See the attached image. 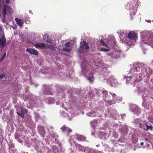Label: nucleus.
<instances>
[{
	"mask_svg": "<svg viewBox=\"0 0 153 153\" xmlns=\"http://www.w3.org/2000/svg\"><path fill=\"white\" fill-rule=\"evenodd\" d=\"M113 136L115 138H117L118 136V135L117 133L114 132L113 133Z\"/></svg>",
	"mask_w": 153,
	"mask_h": 153,
	"instance_id": "nucleus-26",
	"label": "nucleus"
},
{
	"mask_svg": "<svg viewBox=\"0 0 153 153\" xmlns=\"http://www.w3.org/2000/svg\"><path fill=\"white\" fill-rule=\"evenodd\" d=\"M6 40L4 37H1L0 39V45L1 46L2 48H3L5 46Z\"/></svg>",
	"mask_w": 153,
	"mask_h": 153,
	"instance_id": "nucleus-7",
	"label": "nucleus"
},
{
	"mask_svg": "<svg viewBox=\"0 0 153 153\" xmlns=\"http://www.w3.org/2000/svg\"><path fill=\"white\" fill-rule=\"evenodd\" d=\"M87 114L89 116L92 117L94 115V111H92L90 113H87Z\"/></svg>",
	"mask_w": 153,
	"mask_h": 153,
	"instance_id": "nucleus-14",
	"label": "nucleus"
},
{
	"mask_svg": "<svg viewBox=\"0 0 153 153\" xmlns=\"http://www.w3.org/2000/svg\"><path fill=\"white\" fill-rule=\"evenodd\" d=\"M80 48L82 49H89V47L88 43L85 41H83L80 43Z\"/></svg>",
	"mask_w": 153,
	"mask_h": 153,
	"instance_id": "nucleus-4",
	"label": "nucleus"
},
{
	"mask_svg": "<svg viewBox=\"0 0 153 153\" xmlns=\"http://www.w3.org/2000/svg\"><path fill=\"white\" fill-rule=\"evenodd\" d=\"M120 129L121 133L123 134L127 133L128 131V128L126 126H123Z\"/></svg>",
	"mask_w": 153,
	"mask_h": 153,
	"instance_id": "nucleus-8",
	"label": "nucleus"
},
{
	"mask_svg": "<svg viewBox=\"0 0 153 153\" xmlns=\"http://www.w3.org/2000/svg\"><path fill=\"white\" fill-rule=\"evenodd\" d=\"M76 146L77 149L79 150H81L82 149V147L79 144H75Z\"/></svg>",
	"mask_w": 153,
	"mask_h": 153,
	"instance_id": "nucleus-13",
	"label": "nucleus"
},
{
	"mask_svg": "<svg viewBox=\"0 0 153 153\" xmlns=\"http://www.w3.org/2000/svg\"><path fill=\"white\" fill-rule=\"evenodd\" d=\"M1 8V0H0V8Z\"/></svg>",
	"mask_w": 153,
	"mask_h": 153,
	"instance_id": "nucleus-35",
	"label": "nucleus"
},
{
	"mask_svg": "<svg viewBox=\"0 0 153 153\" xmlns=\"http://www.w3.org/2000/svg\"><path fill=\"white\" fill-rule=\"evenodd\" d=\"M142 39L145 43L148 44L153 47V36H150L149 33H148L147 36L143 37Z\"/></svg>",
	"mask_w": 153,
	"mask_h": 153,
	"instance_id": "nucleus-1",
	"label": "nucleus"
},
{
	"mask_svg": "<svg viewBox=\"0 0 153 153\" xmlns=\"http://www.w3.org/2000/svg\"><path fill=\"white\" fill-rule=\"evenodd\" d=\"M111 94H112L113 97H115L116 96V94H115L114 93L112 94L111 93Z\"/></svg>",
	"mask_w": 153,
	"mask_h": 153,
	"instance_id": "nucleus-28",
	"label": "nucleus"
},
{
	"mask_svg": "<svg viewBox=\"0 0 153 153\" xmlns=\"http://www.w3.org/2000/svg\"><path fill=\"white\" fill-rule=\"evenodd\" d=\"M62 50L68 52H69L71 51V49L68 48H64L62 49Z\"/></svg>",
	"mask_w": 153,
	"mask_h": 153,
	"instance_id": "nucleus-16",
	"label": "nucleus"
},
{
	"mask_svg": "<svg viewBox=\"0 0 153 153\" xmlns=\"http://www.w3.org/2000/svg\"><path fill=\"white\" fill-rule=\"evenodd\" d=\"M15 20L18 25L20 27H22L23 24V21L21 19H19L17 18L15 19Z\"/></svg>",
	"mask_w": 153,
	"mask_h": 153,
	"instance_id": "nucleus-9",
	"label": "nucleus"
},
{
	"mask_svg": "<svg viewBox=\"0 0 153 153\" xmlns=\"http://www.w3.org/2000/svg\"><path fill=\"white\" fill-rule=\"evenodd\" d=\"M17 114L19 115L21 117H22L24 118V115L23 114L22 112L21 113L19 112H17Z\"/></svg>",
	"mask_w": 153,
	"mask_h": 153,
	"instance_id": "nucleus-21",
	"label": "nucleus"
},
{
	"mask_svg": "<svg viewBox=\"0 0 153 153\" xmlns=\"http://www.w3.org/2000/svg\"><path fill=\"white\" fill-rule=\"evenodd\" d=\"M148 140L147 139V138H146L145 139V140L146 141Z\"/></svg>",
	"mask_w": 153,
	"mask_h": 153,
	"instance_id": "nucleus-39",
	"label": "nucleus"
},
{
	"mask_svg": "<svg viewBox=\"0 0 153 153\" xmlns=\"http://www.w3.org/2000/svg\"><path fill=\"white\" fill-rule=\"evenodd\" d=\"M28 153L27 152V153Z\"/></svg>",
	"mask_w": 153,
	"mask_h": 153,
	"instance_id": "nucleus-44",
	"label": "nucleus"
},
{
	"mask_svg": "<svg viewBox=\"0 0 153 153\" xmlns=\"http://www.w3.org/2000/svg\"><path fill=\"white\" fill-rule=\"evenodd\" d=\"M35 46L36 48H42L45 47V43H38L35 45Z\"/></svg>",
	"mask_w": 153,
	"mask_h": 153,
	"instance_id": "nucleus-11",
	"label": "nucleus"
},
{
	"mask_svg": "<svg viewBox=\"0 0 153 153\" xmlns=\"http://www.w3.org/2000/svg\"><path fill=\"white\" fill-rule=\"evenodd\" d=\"M3 13L4 14V16H3L4 18L5 19V15L6 14H5L4 13Z\"/></svg>",
	"mask_w": 153,
	"mask_h": 153,
	"instance_id": "nucleus-32",
	"label": "nucleus"
},
{
	"mask_svg": "<svg viewBox=\"0 0 153 153\" xmlns=\"http://www.w3.org/2000/svg\"><path fill=\"white\" fill-rule=\"evenodd\" d=\"M140 144L141 145H143V142H141L140 143Z\"/></svg>",
	"mask_w": 153,
	"mask_h": 153,
	"instance_id": "nucleus-36",
	"label": "nucleus"
},
{
	"mask_svg": "<svg viewBox=\"0 0 153 153\" xmlns=\"http://www.w3.org/2000/svg\"><path fill=\"white\" fill-rule=\"evenodd\" d=\"M96 124V122H92L91 123V125L92 126V125H95Z\"/></svg>",
	"mask_w": 153,
	"mask_h": 153,
	"instance_id": "nucleus-29",
	"label": "nucleus"
},
{
	"mask_svg": "<svg viewBox=\"0 0 153 153\" xmlns=\"http://www.w3.org/2000/svg\"><path fill=\"white\" fill-rule=\"evenodd\" d=\"M7 11L10 14H11L13 13V11L10 7L8 5H5V8L3 10V13L7 14L6 12Z\"/></svg>",
	"mask_w": 153,
	"mask_h": 153,
	"instance_id": "nucleus-3",
	"label": "nucleus"
},
{
	"mask_svg": "<svg viewBox=\"0 0 153 153\" xmlns=\"http://www.w3.org/2000/svg\"><path fill=\"white\" fill-rule=\"evenodd\" d=\"M144 68V65L143 64H140L138 66L136 67H134L133 68V69L134 70H136L140 71H143Z\"/></svg>",
	"mask_w": 153,
	"mask_h": 153,
	"instance_id": "nucleus-6",
	"label": "nucleus"
},
{
	"mask_svg": "<svg viewBox=\"0 0 153 153\" xmlns=\"http://www.w3.org/2000/svg\"><path fill=\"white\" fill-rule=\"evenodd\" d=\"M101 43L104 46H107V44L102 39L101 40Z\"/></svg>",
	"mask_w": 153,
	"mask_h": 153,
	"instance_id": "nucleus-24",
	"label": "nucleus"
},
{
	"mask_svg": "<svg viewBox=\"0 0 153 153\" xmlns=\"http://www.w3.org/2000/svg\"><path fill=\"white\" fill-rule=\"evenodd\" d=\"M100 50L102 51L105 52L108 51V49L104 48H101L100 49Z\"/></svg>",
	"mask_w": 153,
	"mask_h": 153,
	"instance_id": "nucleus-25",
	"label": "nucleus"
},
{
	"mask_svg": "<svg viewBox=\"0 0 153 153\" xmlns=\"http://www.w3.org/2000/svg\"><path fill=\"white\" fill-rule=\"evenodd\" d=\"M49 103H51V102H49Z\"/></svg>",
	"mask_w": 153,
	"mask_h": 153,
	"instance_id": "nucleus-43",
	"label": "nucleus"
},
{
	"mask_svg": "<svg viewBox=\"0 0 153 153\" xmlns=\"http://www.w3.org/2000/svg\"><path fill=\"white\" fill-rule=\"evenodd\" d=\"M23 110V111H25V112H27V110L26 109H22L21 111H22Z\"/></svg>",
	"mask_w": 153,
	"mask_h": 153,
	"instance_id": "nucleus-31",
	"label": "nucleus"
},
{
	"mask_svg": "<svg viewBox=\"0 0 153 153\" xmlns=\"http://www.w3.org/2000/svg\"><path fill=\"white\" fill-rule=\"evenodd\" d=\"M125 43L126 44H128V42H125Z\"/></svg>",
	"mask_w": 153,
	"mask_h": 153,
	"instance_id": "nucleus-38",
	"label": "nucleus"
},
{
	"mask_svg": "<svg viewBox=\"0 0 153 153\" xmlns=\"http://www.w3.org/2000/svg\"><path fill=\"white\" fill-rule=\"evenodd\" d=\"M147 127L146 130L148 131L149 129H150L151 130H152L153 129V127L152 126H149L146 123H145Z\"/></svg>",
	"mask_w": 153,
	"mask_h": 153,
	"instance_id": "nucleus-18",
	"label": "nucleus"
},
{
	"mask_svg": "<svg viewBox=\"0 0 153 153\" xmlns=\"http://www.w3.org/2000/svg\"><path fill=\"white\" fill-rule=\"evenodd\" d=\"M6 55V53H5L2 56L1 58L0 59V62H2L3 59H4L5 56Z\"/></svg>",
	"mask_w": 153,
	"mask_h": 153,
	"instance_id": "nucleus-22",
	"label": "nucleus"
},
{
	"mask_svg": "<svg viewBox=\"0 0 153 153\" xmlns=\"http://www.w3.org/2000/svg\"><path fill=\"white\" fill-rule=\"evenodd\" d=\"M112 104V103H111L110 102V104Z\"/></svg>",
	"mask_w": 153,
	"mask_h": 153,
	"instance_id": "nucleus-42",
	"label": "nucleus"
},
{
	"mask_svg": "<svg viewBox=\"0 0 153 153\" xmlns=\"http://www.w3.org/2000/svg\"><path fill=\"white\" fill-rule=\"evenodd\" d=\"M6 76V74L4 73H3L0 74V79H3L4 77Z\"/></svg>",
	"mask_w": 153,
	"mask_h": 153,
	"instance_id": "nucleus-19",
	"label": "nucleus"
},
{
	"mask_svg": "<svg viewBox=\"0 0 153 153\" xmlns=\"http://www.w3.org/2000/svg\"><path fill=\"white\" fill-rule=\"evenodd\" d=\"M46 42H47L49 43H51L52 42L51 39L49 36H47V39H46Z\"/></svg>",
	"mask_w": 153,
	"mask_h": 153,
	"instance_id": "nucleus-15",
	"label": "nucleus"
},
{
	"mask_svg": "<svg viewBox=\"0 0 153 153\" xmlns=\"http://www.w3.org/2000/svg\"><path fill=\"white\" fill-rule=\"evenodd\" d=\"M26 51L28 52L31 54H33L34 55H37L38 53L37 51L32 48H27L26 50Z\"/></svg>",
	"mask_w": 153,
	"mask_h": 153,
	"instance_id": "nucleus-5",
	"label": "nucleus"
},
{
	"mask_svg": "<svg viewBox=\"0 0 153 153\" xmlns=\"http://www.w3.org/2000/svg\"><path fill=\"white\" fill-rule=\"evenodd\" d=\"M15 138L16 139H18V136L17 135H15Z\"/></svg>",
	"mask_w": 153,
	"mask_h": 153,
	"instance_id": "nucleus-34",
	"label": "nucleus"
},
{
	"mask_svg": "<svg viewBox=\"0 0 153 153\" xmlns=\"http://www.w3.org/2000/svg\"><path fill=\"white\" fill-rule=\"evenodd\" d=\"M87 79L91 83L93 82L94 80L93 77L92 76L88 77H87Z\"/></svg>",
	"mask_w": 153,
	"mask_h": 153,
	"instance_id": "nucleus-12",
	"label": "nucleus"
},
{
	"mask_svg": "<svg viewBox=\"0 0 153 153\" xmlns=\"http://www.w3.org/2000/svg\"><path fill=\"white\" fill-rule=\"evenodd\" d=\"M128 37L130 40L135 41L137 38V36L134 32L131 31L128 33Z\"/></svg>",
	"mask_w": 153,
	"mask_h": 153,
	"instance_id": "nucleus-2",
	"label": "nucleus"
},
{
	"mask_svg": "<svg viewBox=\"0 0 153 153\" xmlns=\"http://www.w3.org/2000/svg\"><path fill=\"white\" fill-rule=\"evenodd\" d=\"M61 129L63 132H68V134H69V131L71 132L72 131V130L71 129L69 128H68L66 127L65 126H63L61 128Z\"/></svg>",
	"mask_w": 153,
	"mask_h": 153,
	"instance_id": "nucleus-10",
	"label": "nucleus"
},
{
	"mask_svg": "<svg viewBox=\"0 0 153 153\" xmlns=\"http://www.w3.org/2000/svg\"><path fill=\"white\" fill-rule=\"evenodd\" d=\"M65 45L66 47L68 48V47L70 46V42H68L65 44Z\"/></svg>",
	"mask_w": 153,
	"mask_h": 153,
	"instance_id": "nucleus-27",
	"label": "nucleus"
},
{
	"mask_svg": "<svg viewBox=\"0 0 153 153\" xmlns=\"http://www.w3.org/2000/svg\"><path fill=\"white\" fill-rule=\"evenodd\" d=\"M128 82V80L127 79L126 80V82Z\"/></svg>",
	"mask_w": 153,
	"mask_h": 153,
	"instance_id": "nucleus-40",
	"label": "nucleus"
},
{
	"mask_svg": "<svg viewBox=\"0 0 153 153\" xmlns=\"http://www.w3.org/2000/svg\"><path fill=\"white\" fill-rule=\"evenodd\" d=\"M78 139L79 140H85V137L82 136H80L78 137Z\"/></svg>",
	"mask_w": 153,
	"mask_h": 153,
	"instance_id": "nucleus-20",
	"label": "nucleus"
},
{
	"mask_svg": "<svg viewBox=\"0 0 153 153\" xmlns=\"http://www.w3.org/2000/svg\"><path fill=\"white\" fill-rule=\"evenodd\" d=\"M48 47L52 50L53 51H54L55 50V47L52 45H49Z\"/></svg>",
	"mask_w": 153,
	"mask_h": 153,
	"instance_id": "nucleus-17",
	"label": "nucleus"
},
{
	"mask_svg": "<svg viewBox=\"0 0 153 153\" xmlns=\"http://www.w3.org/2000/svg\"><path fill=\"white\" fill-rule=\"evenodd\" d=\"M139 125H140V126H141V123H140L139 124Z\"/></svg>",
	"mask_w": 153,
	"mask_h": 153,
	"instance_id": "nucleus-41",
	"label": "nucleus"
},
{
	"mask_svg": "<svg viewBox=\"0 0 153 153\" xmlns=\"http://www.w3.org/2000/svg\"><path fill=\"white\" fill-rule=\"evenodd\" d=\"M10 1V0H5V3L7 4H8Z\"/></svg>",
	"mask_w": 153,
	"mask_h": 153,
	"instance_id": "nucleus-30",
	"label": "nucleus"
},
{
	"mask_svg": "<svg viewBox=\"0 0 153 153\" xmlns=\"http://www.w3.org/2000/svg\"><path fill=\"white\" fill-rule=\"evenodd\" d=\"M50 100H51L53 102L54 101V100L53 98H51Z\"/></svg>",
	"mask_w": 153,
	"mask_h": 153,
	"instance_id": "nucleus-33",
	"label": "nucleus"
},
{
	"mask_svg": "<svg viewBox=\"0 0 153 153\" xmlns=\"http://www.w3.org/2000/svg\"><path fill=\"white\" fill-rule=\"evenodd\" d=\"M87 75V74H86V73H85V76H86Z\"/></svg>",
	"mask_w": 153,
	"mask_h": 153,
	"instance_id": "nucleus-37",
	"label": "nucleus"
},
{
	"mask_svg": "<svg viewBox=\"0 0 153 153\" xmlns=\"http://www.w3.org/2000/svg\"><path fill=\"white\" fill-rule=\"evenodd\" d=\"M134 113H136V114H138L140 113V110L139 108H136L135 110H134Z\"/></svg>",
	"mask_w": 153,
	"mask_h": 153,
	"instance_id": "nucleus-23",
	"label": "nucleus"
}]
</instances>
